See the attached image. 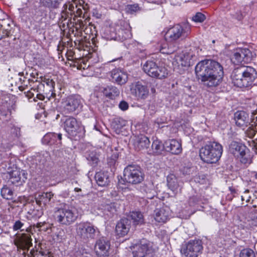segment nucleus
<instances>
[{
	"instance_id": "nucleus-9",
	"label": "nucleus",
	"mask_w": 257,
	"mask_h": 257,
	"mask_svg": "<svg viewBox=\"0 0 257 257\" xmlns=\"http://www.w3.org/2000/svg\"><path fill=\"white\" fill-rule=\"evenodd\" d=\"M251 57V53L248 49L238 48L234 51L230 60L233 64L248 63L250 62Z\"/></svg>"
},
{
	"instance_id": "nucleus-8",
	"label": "nucleus",
	"mask_w": 257,
	"mask_h": 257,
	"mask_svg": "<svg viewBox=\"0 0 257 257\" xmlns=\"http://www.w3.org/2000/svg\"><path fill=\"white\" fill-rule=\"evenodd\" d=\"M203 249L202 241L190 240L182 249L181 252L185 257H197Z\"/></svg>"
},
{
	"instance_id": "nucleus-64",
	"label": "nucleus",
	"mask_w": 257,
	"mask_h": 257,
	"mask_svg": "<svg viewBox=\"0 0 257 257\" xmlns=\"http://www.w3.org/2000/svg\"><path fill=\"white\" fill-rule=\"evenodd\" d=\"M67 19L66 18H65L64 16H62V15H61V19H60V20L62 21V22H63V21H65Z\"/></svg>"
},
{
	"instance_id": "nucleus-59",
	"label": "nucleus",
	"mask_w": 257,
	"mask_h": 257,
	"mask_svg": "<svg viewBox=\"0 0 257 257\" xmlns=\"http://www.w3.org/2000/svg\"><path fill=\"white\" fill-rule=\"evenodd\" d=\"M61 15L64 16L67 19L69 18L70 13L67 12H61Z\"/></svg>"
},
{
	"instance_id": "nucleus-24",
	"label": "nucleus",
	"mask_w": 257,
	"mask_h": 257,
	"mask_svg": "<svg viewBox=\"0 0 257 257\" xmlns=\"http://www.w3.org/2000/svg\"><path fill=\"white\" fill-rule=\"evenodd\" d=\"M150 140L148 137L141 135L138 136L134 142V147L137 151L143 150L148 148L150 145Z\"/></svg>"
},
{
	"instance_id": "nucleus-39",
	"label": "nucleus",
	"mask_w": 257,
	"mask_h": 257,
	"mask_svg": "<svg viewBox=\"0 0 257 257\" xmlns=\"http://www.w3.org/2000/svg\"><path fill=\"white\" fill-rule=\"evenodd\" d=\"M250 126L245 131L246 136L250 139L253 138L257 134V124Z\"/></svg>"
},
{
	"instance_id": "nucleus-10",
	"label": "nucleus",
	"mask_w": 257,
	"mask_h": 257,
	"mask_svg": "<svg viewBox=\"0 0 257 257\" xmlns=\"http://www.w3.org/2000/svg\"><path fill=\"white\" fill-rule=\"evenodd\" d=\"M246 147L239 142L233 141L229 145V151L235 157L240 160L241 163L246 164L248 162L246 157Z\"/></svg>"
},
{
	"instance_id": "nucleus-19",
	"label": "nucleus",
	"mask_w": 257,
	"mask_h": 257,
	"mask_svg": "<svg viewBox=\"0 0 257 257\" xmlns=\"http://www.w3.org/2000/svg\"><path fill=\"white\" fill-rule=\"evenodd\" d=\"M165 149L167 151L174 155H179L182 151L181 143L174 139L165 142Z\"/></svg>"
},
{
	"instance_id": "nucleus-62",
	"label": "nucleus",
	"mask_w": 257,
	"mask_h": 257,
	"mask_svg": "<svg viewBox=\"0 0 257 257\" xmlns=\"http://www.w3.org/2000/svg\"><path fill=\"white\" fill-rule=\"evenodd\" d=\"M130 33L128 32H127V34H126V36H122V38H124V39H126L131 37L130 36Z\"/></svg>"
},
{
	"instance_id": "nucleus-29",
	"label": "nucleus",
	"mask_w": 257,
	"mask_h": 257,
	"mask_svg": "<svg viewBox=\"0 0 257 257\" xmlns=\"http://www.w3.org/2000/svg\"><path fill=\"white\" fill-rule=\"evenodd\" d=\"M155 212V219L156 221L165 223L169 219V211L165 208L158 209Z\"/></svg>"
},
{
	"instance_id": "nucleus-54",
	"label": "nucleus",
	"mask_w": 257,
	"mask_h": 257,
	"mask_svg": "<svg viewBox=\"0 0 257 257\" xmlns=\"http://www.w3.org/2000/svg\"><path fill=\"white\" fill-rule=\"evenodd\" d=\"M76 29L78 30V29H83L84 27V24L83 22L81 20H78L76 24Z\"/></svg>"
},
{
	"instance_id": "nucleus-56",
	"label": "nucleus",
	"mask_w": 257,
	"mask_h": 257,
	"mask_svg": "<svg viewBox=\"0 0 257 257\" xmlns=\"http://www.w3.org/2000/svg\"><path fill=\"white\" fill-rule=\"evenodd\" d=\"M24 93L26 94V96L29 98H32L34 96V93L32 92L31 90L25 91Z\"/></svg>"
},
{
	"instance_id": "nucleus-60",
	"label": "nucleus",
	"mask_w": 257,
	"mask_h": 257,
	"mask_svg": "<svg viewBox=\"0 0 257 257\" xmlns=\"http://www.w3.org/2000/svg\"><path fill=\"white\" fill-rule=\"evenodd\" d=\"M54 153L56 156H58V157H61V156L62 155V152L61 150H56L54 151Z\"/></svg>"
},
{
	"instance_id": "nucleus-50",
	"label": "nucleus",
	"mask_w": 257,
	"mask_h": 257,
	"mask_svg": "<svg viewBox=\"0 0 257 257\" xmlns=\"http://www.w3.org/2000/svg\"><path fill=\"white\" fill-rule=\"evenodd\" d=\"M49 254L50 253L49 252H48L47 253L40 252L38 253H37L33 255V256H32V255H28V257H51Z\"/></svg>"
},
{
	"instance_id": "nucleus-1",
	"label": "nucleus",
	"mask_w": 257,
	"mask_h": 257,
	"mask_svg": "<svg viewBox=\"0 0 257 257\" xmlns=\"http://www.w3.org/2000/svg\"><path fill=\"white\" fill-rule=\"evenodd\" d=\"M222 65H196L195 73L198 78L207 87L218 86L223 76Z\"/></svg>"
},
{
	"instance_id": "nucleus-53",
	"label": "nucleus",
	"mask_w": 257,
	"mask_h": 257,
	"mask_svg": "<svg viewBox=\"0 0 257 257\" xmlns=\"http://www.w3.org/2000/svg\"><path fill=\"white\" fill-rule=\"evenodd\" d=\"M195 181L199 183L200 184H204L206 182V180L205 179L204 176H202L201 178L200 176L197 177L195 179Z\"/></svg>"
},
{
	"instance_id": "nucleus-11",
	"label": "nucleus",
	"mask_w": 257,
	"mask_h": 257,
	"mask_svg": "<svg viewBox=\"0 0 257 257\" xmlns=\"http://www.w3.org/2000/svg\"><path fill=\"white\" fill-rule=\"evenodd\" d=\"M143 69L152 77L162 79L168 75L167 69L163 65H143Z\"/></svg>"
},
{
	"instance_id": "nucleus-7",
	"label": "nucleus",
	"mask_w": 257,
	"mask_h": 257,
	"mask_svg": "<svg viewBox=\"0 0 257 257\" xmlns=\"http://www.w3.org/2000/svg\"><path fill=\"white\" fill-rule=\"evenodd\" d=\"M144 179V174L141 168L136 165H128L124 169L123 181L131 184L141 183Z\"/></svg>"
},
{
	"instance_id": "nucleus-34",
	"label": "nucleus",
	"mask_w": 257,
	"mask_h": 257,
	"mask_svg": "<svg viewBox=\"0 0 257 257\" xmlns=\"http://www.w3.org/2000/svg\"><path fill=\"white\" fill-rule=\"evenodd\" d=\"M63 0H41L43 6L50 10H55L59 8Z\"/></svg>"
},
{
	"instance_id": "nucleus-17",
	"label": "nucleus",
	"mask_w": 257,
	"mask_h": 257,
	"mask_svg": "<svg viewBox=\"0 0 257 257\" xmlns=\"http://www.w3.org/2000/svg\"><path fill=\"white\" fill-rule=\"evenodd\" d=\"M27 173L24 170H13L10 174V181L17 186L21 185L27 179Z\"/></svg>"
},
{
	"instance_id": "nucleus-2",
	"label": "nucleus",
	"mask_w": 257,
	"mask_h": 257,
	"mask_svg": "<svg viewBox=\"0 0 257 257\" xmlns=\"http://www.w3.org/2000/svg\"><path fill=\"white\" fill-rule=\"evenodd\" d=\"M241 67L233 72V82L238 87H247L250 86L256 77L254 68L251 66Z\"/></svg>"
},
{
	"instance_id": "nucleus-18",
	"label": "nucleus",
	"mask_w": 257,
	"mask_h": 257,
	"mask_svg": "<svg viewBox=\"0 0 257 257\" xmlns=\"http://www.w3.org/2000/svg\"><path fill=\"white\" fill-rule=\"evenodd\" d=\"M131 222L127 218L121 219L117 222L115 227V232L119 237L124 236L128 232L131 227Z\"/></svg>"
},
{
	"instance_id": "nucleus-25",
	"label": "nucleus",
	"mask_w": 257,
	"mask_h": 257,
	"mask_svg": "<svg viewBox=\"0 0 257 257\" xmlns=\"http://www.w3.org/2000/svg\"><path fill=\"white\" fill-rule=\"evenodd\" d=\"M133 93L138 99H145L149 94L147 87L138 82L136 83Z\"/></svg>"
},
{
	"instance_id": "nucleus-32",
	"label": "nucleus",
	"mask_w": 257,
	"mask_h": 257,
	"mask_svg": "<svg viewBox=\"0 0 257 257\" xmlns=\"http://www.w3.org/2000/svg\"><path fill=\"white\" fill-rule=\"evenodd\" d=\"M112 77L116 82L120 85L124 84L127 80L126 74L118 71H112Z\"/></svg>"
},
{
	"instance_id": "nucleus-45",
	"label": "nucleus",
	"mask_w": 257,
	"mask_h": 257,
	"mask_svg": "<svg viewBox=\"0 0 257 257\" xmlns=\"http://www.w3.org/2000/svg\"><path fill=\"white\" fill-rule=\"evenodd\" d=\"M193 20L196 22H202L205 19V16L201 13H197L193 17Z\"/></svg>"
},
{
	"instance_id": "nucleus-35",
	"label": "nucleus",
	"mask_w": 257,
	"mask_h": 257,
	"mask_svg": "<svg viewBox=\"0 0 257 257\" xmlns=\"http://www.w3.org/2000/svg\"><path fill=\"white\" fill-rule=\"evenodd\" d=\"M130 217L134 225L142 224L144 222V216L141 212L133 211L131 213Z\"/></svg>"
},
{
	"instance_id": "nucleus-15",
	"label": "nucleus",
	"mask_w": 257,
	"mask_h": 257,
	"mask_svg": "<svg viewBox=\"0 0 257 257\" xmlns=\"http://www.w3.org/2000/svg\"><path fill=\"white\" fill-rule=\"evenodd\" d=\"M63 127L70 135L74 136L78 133L79 124L76 119L72 116L67 117L63 120Z\"/></svg>"
},
{
	"instance_id": "nucleus-36",
	"label": "nucleus",
	"mask_w": 257,
	"mask_h": 257,
	"mask_svg": "<svg viewBox=\"0 0 257 257\" xmlns=\"http://www.w3.org/2000/svg\"><path fill=\"white\" fill-rule=\"evenodd\" d=\"M112 28L105 27L102 32V36L106 40H113L116 38V34L112 31Z\"/></svg>"
},
{
	"instance_id": "nucleus-16",
	"label": "nucleus",
	"mask_w": 257,
	"mask_h": 257,
	"mask_svg": "<svg viewBox=\"0 0 257 257\" xmlns=\"http://www.w3.org/2000/svg\"><path fill=\"white\" fill-rule=\"evenodd\" d=\"M110 245L109 241L105 238L102 237L98 239L95 245L96 254L99 257L108 256Z\"/></svg>"
},
{
	"instance_id": "nucleus-13",
	"label": "nucleus",
	"mask_w": 257,
	"mask_h": 257,
	"mask_svg": "<svg viewBox=\"0 0 257 257\" xmlns=\"http://www.w3.org/2000/svg\"><path fill=\"white\" fill-rule=\"evenodd\" d=\"M134 257H145L150 251L149 241L143 239L134 244L132 247Z\"/></svg>"
},
{
	"instance_id": "nucleus-31",
	"label": "nucleus",
	"mask_w": 257,
	"mask_h": 257,
	"mask_svg": "<svg viewBox=\"0 0 257 257\" xmlns=\"http://www.w3.org/2000/svg\"><path fill=\"white\" fill-rule=\"evenodd\" d=\"M255 226H257V212L253 211L248 214L245 227L250 229Z\"/></svg>"
},
{
	"instance_id": "nucleus-30",
	"label": "nucleus",
	"mask_w": 257,
	"mask_h": 257,
	"mask_svg": "<svg viewBox=\"0 0 257 257\" xmlns=\"http://www.w3.org/2000/svg\"><path fill=\"white\" fill-rule=\"evenodd\" d=\"M169 44H164L161 49L160 51L162 53L171 54L176 51L178 48L179 46L177 43L169 42Z\"/></svg>"
},
{
	"instance_id": "nucleus-58",
	"label": "nucleus",
	"mask_w": 257,
	"mask_h": 257,
	"mask_svg": "<svg viewBox=\"0 0 257 257\" xmlns=\"http://www.w3.org/2000/svg\"><path fill=\"white\" fill-rule=\"evenodd\" d=\"M18 145L24 149L27 147V145H26V144L25 143L23 142L22 141H20L19 142Z\"/></svg>"
},
{
	"instance_id": "nucleus-21",
	"label": "nucleus",
	"mask_w": 257,
	"mask_h": 257,
	"mask_svg": "<svg viewBox=\"0 0 257 257\" xmlns=\"http://www.w3.org/2000/svg\"><path fill=\"white\" fill-rule=\"evenodd\" d=\"M62 140V134L60 133H49L45 135L42 139V143L48 145H52L56 144L57 145H61Z\"/></svg>"
},
{
	"instance_id": "nucleus-47",
	"label": "nucleus",
	"mask_w": 257,
	"mask_h": 257,
	"mask_svg": "<svg viewBox=\"0 0 257 257\" xmlns=\"http://www.w3.org/2000/svg\"><path fill=\"white\" fill-rule=\"evenodd\" d=\"M197 64H220V63L214 60L205 59L198 62Z\"/></svg>"
},
{
	"instance_id": "nucleus-40",
	"label": "nucleus",
	"mask_w": 257,
	"mask_h": 257,
	"mask_svg": "<svg viewBox=\"0 0 257 257\" xmlns=\"http://www.w3.org/2000/svg\"><path fill=\"white\" fill-rule=\"evenodd\" d=\"M239 257H255L254 251L250 248H244L241 250Z\"/></svg>"
},
{
	"instance_id": "nucleus-14",
	"label": "nucleus",
	"mask_w": 257,
	"mask_h": 257,
	"mask_svg": "<svg viewBox=\"0 0 257 257\" xmlns=\"http://www.w3.org/2000/svg\"><path fill=\"white\" fill-rule=\"evenodd\" d=\"M81 100L77 96H70L62 102L63 111L65 113L74 112L80 106Z\"/></svg>"
},
{
	"instance_id": "nucleus-27",
	"label": "nucleus",
	"mask_w": 257,
	"mask_h": 257,
	"mask_svg": "<svg viewBox=\"0 0 257 257\" xmlns=\"http://www.w3.org/2000/svg\"><path fill=\"white\" fill-rule=\"evenodd\" d=\"M12 27L9 21H0V40L11 36Z\"/></svg>"
},
{
	"instance_id": "nucleus-4",
	"label": "nucleus",
	"mask_w": 257,
	"mask_h": 257,
	"mask_svg": "<svg viewBox=\"0 0 257 257\" xmlns=\"http://www.w3.org/2000/svg\"><path fill=\"white\" fill-rule=\"evenodd\" d=\"M53 216L55 220L61 225L68 226L77 220L78 213L74 207L64 206L56 208Z\"/></svg>"
},
{
	"instance_id": "nucleus-23",
	"label": "nucleus",
	"mask_w": 257,
	"mask_h": 257,
	"mask_svg": "<svg viewBox=\"0 0 257 257\" xmlns=\"http://www.w3.org/2000/svg\"><path fill=\"white\" fill-rule=\"evenodd\" d=\"M183 182L179 181L173 174H170L167 177V185L170 189L177 193L182 188Z\"/></svg>"
},
{
	"instance_id": "nucleus-42",
	"label": "nucleus",
	"mask_w": 257,
	"mask_h": 257,
	"mask_svg": "<svg viewBox=\"0 0 257 257\" xmlns=\"http://www.w3.org/2000/svg\"><path fill=\"white\" fill-rule=\"evenodd\" d=\"M252 191H250L249 190H245L241 195V200L242 201H245L246 203L251 202V201L253 200V199H252Z\"/></svg>"
},
{
	"instance_id": "nucleus-22",
	"label": "nucleus",
	"mask_w": 257,
	"mask_h": 257,
	"mask_svg": "<svg viewBox=\"0 0 257 257\" xmlns=\"http://www.w3.org/2000/svg\"><path fill=\"white\" fill-rule=\"evenodd\" d=\"M53 195V194L51 192L37 193L35 194V199L36 200V203L38 205L41 206L43 204L44 206H46L50 204Z\"/></svg>"
},
{
	"instance_id": "nucleus-43",
	"label": "nucleus",
	"mask_w": 257,
	"mask_h": 257,
	"mask_svg": "<svg viewBox=\"0 0 257 257\" xmlns=\"http://www.w3.org/2000/svg\"><path fill=\"white\" fill-rule=\"evenodd\" d=\"M119 208V205L115 202H112L109 204H106L104 206V210L111 212L114 213L116 211L117 209Z\"/></svg>"
},
{
	"instance_id": "nucleus-12",
	"label": "nucleus",
	"mask_w": 257,
	"mask_h": 257,
	"mask_svg": "<svg viewBox=\"0 0 257 257\" xmlns=\"http://www.w3.org/2000/svg\"><path fill=\"white\" fill-rule=\"evenodd\" d=\"M30 230V228H27L26 229L27 233L19 234L16 235L14 239V243L18 248L28 250L32 245Z\"/></svg>"
},
{
	"instance_id": "nucleus-52",
	"label": "nucleus",
	"mask_w": 257,
	"mask_h": 257,
	"mask_svg": "<svg viewBox=\"0 0 257 257\" xmlns=\"http://www.w3.org/2000/svg\"><path fill=\"white\" fill-rule=\"evenodd\" d=\"M70 66H72L73 68H76L77 70H88V69L90 68V65H85V67L82 68V65H70Z\"/></svg>"
},
{
	"instance_id": "nucleus-5",
	"label": "nucleus",
	"mask_w": 257,
	"mask_h": 257,
	"mask_svg": "<svg viewBox=\"0 0 257 257\" xmlns=\"http://www.w3.org/2000/svg\"><path fill=\"white\" fill-rule=\"evenodd\" d=\"M190 26L188 24H177L170 28L166 33L165 39L168 42L177 43L179 39H184L190 33Z\"/></svg>"
},
{
	"instance_id": "nucleus-28",
	"label": "nucleus",
	"mask_w": 257,
	"mask_h": 257,
	"mask_svg": "<svg viewBox=\"0 0 257 257\" xmlns=\"http://www.w3.org/2000/svg\"><path fill=\"white\" fill-rule=\"evenodd\" d=\"M95 179L97 184L100 186H105L110 182L109 177L107 172H99L96 173Z\"/></svg>"
},
{
	"instance_id": "nucleus-44",
	"label": "nucleus",
	"mask_w": 257,
	"mask_h": 257,
	"mask_svg": "<svg viewBox=\"0 0 257 257\" xmlns=\"http://www.w3.org/2000/svg\"><path fill=\"white\" fill-rule=\"evenodd\" d=\"M44 82L46 84V85L50 87V91L52 92L51 96H53V94L54 95H55V94H54V93H53L54 86L55 84V82L52 79H50L49 78H48V79L45 78Z\"/></svg>"
},
{
	"instance_id": "nucleus-55",
	"label": "nucleus",
	"mask_w": 257,
	"mask_h": 257,
	"mask_svg": "<svg viewBox=\"0 0 257 257\" xmlns=\"http://www.w3.org/2000/svg\"><path fill=\"white\" fill-rule=\"evenodd\" d=\"M82 14V11L81 8H77L76 9V11H75L74 15V17H81Z\"/></svg>"
},
{
	"instance_id": "nucleus-33",
	"label": "nucleus",
	"mask_w": 257,
	"mask_h": 257,
	"mask_svg": "<svg viewBox=\"0 0 257 257\" xmlns=\"http://www.w3.org/2000/svg\"><path fill=\"white\" fill-rule=\"evenodd\" d=\"M165 149V144L163 145L158 140H154L152 145V153L155 155L161 154Z\"/></svg>"
},
{
	"instance_id": "nucleus-20",
	"label": "nucleus",
	"mask_w": 257,
	"mask_h": 257,
	"mask_svg": "<svg viewBox=\"0 0 257 257\" xmlns=\"http://www.w3.org/2000/svg\"><path fill=\"white\" fill-rule=\"evenodd\" d=\"M234 120L236 125L239 127L247 126L248 124L251 125V120L248 114L243 111H237L234 114Z\"/></svg>"
},
{
	"instance_id": "nucleus-38",
	"label": "nucleus",
	"mask_w": 257,
	"mask_h": 257,
	"mask_svg": "<svg viewBox=\"0 0 257 257\" xmlns=\"http://www.w3.org/2000/svg\"><path fill=\"white\" fill-rule=\"evenodd\" d=\"M125 10L127 14H134L140 11V8L138 4H134L127 5Z\"/></svg>"
},
{
	"instance_id": "nucleus-63",
	"label": "nucleus",
	"mask_w": 257,
	"mask_h": 257,
	"mask_svg": "<svg viewBox=\"0 0 257 257\" xmlns=\"http://www.w3.org/2000/svg\"><path fill=\"white\" fill-rule=\"evenodd\" d=\"M43 97H44V96L41 94H37V98L39 99H43Z\"/></svg>"
},
{
	"instance_id": "nucleus-41",
	"label": "nucleus",
	"mask_w": 257,
	"mask_h": 257,
	"mask_svg": "<svg viewBox=\"0 0 257 257\" xmlns=\"http://www.w3.org/2000/svg\"><path fill=\"white\" fill-rule=\"evenodd\" d=\"M87 160L92 162V165H96L99 161L98 155L95 152H91L87 157Z\"/></svg>"
},
{
	"instance_id": "nucleus-46",
	"label": "nucleus",
	"mask_w": 257,
	"mask_h": 257,
	"mask_svg": "<svg viewBox=\"0 0 257 257\" xmlns=\"http://www.w3.org/2000/svg\"><path fill=\"white\" fill-rule=\"evenodd\" d=\"M250 120H251V125L252 126L257 124V108L252 110Z\"/></svg>"
},
{
	"instance_id": "nucleus-57",
	"label": "nucleus",
	"mask_w": 257,
	"mask_h": 257,
	"mask_svg": "<svg viewBox=\"0 0 257 257\" xmlns=\"http://www.w3.org/2000/svg\"><path fill=\"white\" fill-rule=\"evenodd\" d=\"M236 16L234 17L238 21H240L242 19V16L240 12H237L236 14Z\"/></svg>"
},
{
	"instance_id": "nucleus-61",
	"label": "nucleus",
	"mask_w": 257,
	"mask_h": 257,
	"mask_svg": "<svg viewBox=\"0 0 257 257\" xmlns=\"http://www.w3.org/2000/svg\"><path fill=\"white\" fill-rule=\"evenodd\" d=\"M68 6H68L67 4H65L62 7V12H67V9L68 10Z\"/></svg>"
},
{
	"instance_id": "nucleus-49",
	"label": "nucleus",
	"mask_w": 257,
	"mask_h": 257,
	"mask_svg": "<svg viewBox=\"0 0 257 257\" xmlns=\"http://www.w3.org/2000/svg\"><path fill=\"white\" fill-rule=\"evenodd\" d=\"M119 108L123 111L126 110L128 108V104L126 101H121L119 104Z\"/></svg>"
},
{
	"instance_id": "nucleus-37",
	"label": "nucleus",
	"mask_w": 257,
	"mask_h": 257,
	"mask_svg": "<svg viewBox=\"0 0 257 257\" xmlns=\"http://www.w3.org/2000/svg\"><path fill=\"white\" fill-rule=\"evenodd\" d=\"M1 193L2 196L6 199L11 200L13 198V191L7 186H4L1 189Z\"/></svg>"
},
{
	"instance_id": "nucleus-3",
	"label": "nucleus",
	"mask_w": 257,
	"mask_h": 257,
	"mask_svg": "<svg viewBox=\"0 0 257 257\" xmlns=\"http://www.w3.org/2000/svg\"><path fill=\"white\" fill-rule=\"evenodd\" d=\"M222 151V147L220 144L210 142L200 150V157L204 162L215 163L221 157Z\"/></svg>"
},
{
	"instance_id": "nucleus-51",
	"label": "nucleus",
	"mask_w": 257,
	"mask_h": 257,
	"mask_svg": "<svg viewBox=\"0 0 257 257\" xmlns=\"http://www.w3.org/2000/svg\"><path fill=\"white\" fill-rule=\"evenodd\" d=\"M77 5H76L75 7H74L73 4H69L68 6V12L70 13V15L71 16H73L74 14H75V9H77Z\"/></svg>"
},
{
	"instance_id": "nucleus-26",
	"label": "nucleus",
	"mask_w": 257,
	"mask_h": 257,
	"mask_svg": "<svg viewBox=\"0 0 257 257\" xmlns=\"http://www.w3.org/2000/svg\"><path fill=\"white\" fill-rule=\"evenodd\" d=\"M99 91L102 92L106 97L110 99H114L119 95V89L115 86H109L106 87H101Z\"/></svg>"
},
{
	"instance_id": "nucleus-48",
	"label": "nucleus",
	"mask_w": 257,
	"mask_h": 257,
	"mask_svg": "<svg viewBox=\"0 0 257 257\" xmlns=\"http://www.w3.org/2000/svg\"><path fill=\"white\" fill-rule=\"evenodd\" d=\"M24 226V223L20 220L16 221L13 227L14 231H17L19 229H21V228Z\"/></svg>"
},
{
	"instance_id": "nucleus-6",
	"label": "nucleus",
	"mask_w": 257,
	"mask_h": 257,
	"mask_svg": "<svg viewBox=\"0 0 257 257\" xmlns=\"http://www.w3.org/2000/svg\"><path fill=\"white\" fill-rule=\"evenodd\" d=\"M98 228L88 222H81L76 224V235L84 241L94 239L96 236Z\"/></svg>"
}]
</instances>
